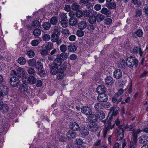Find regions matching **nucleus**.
Here are the masks:
<instances>
[{
  "label": "nucleus",
  "instance_id": "nucleus-1",
  "mask_svg": "<svg viewBox=\"0 0 148 148\" xmlns=\"http://www.w3.org/2000/svg\"><path fill=\"white\" fill-rule=\"evenodd\" d=\"M10 75H15L18 77H22L23 79L26 78V76L25 75L24 69L20 67H18L16 71L14 70L11 71Z\"/></svg>",
  "mask_w": 148,
  "mask_h": 148
},
{
  "label": "nucleus",
  "instance_id": "nucleus-2",
  "mask_svg": "<svg viewBox=\"0 0 148 148\" xmlns=\"http://www.w3.org/2000/svg\"><path fill=\"white\" fill-rule=\"evenodd\" d=\"M126 63L127 66L132 67L134 66H137L138 64V61L133 57L130 56L127 58Z\"/></svg>",
  "mask_w": 148,
  "mask_h": 148
},
{
  "label": "nucleus",
  "instance_id": "nucleus-3",
  "mask_svg": "<svg viewBox=\"0 0 148 148\" xmlns=\"http://www.w3.org/2000/svg\"><path fill=\"white\" fill-rule=\"evenodd\" d=\"M10 85L13 87H17L20 84V82L19 78L16 76H12L9 79Z\"/></svg>",
  "mask_w": 148,
  "mask_h": 148
},
{
  "label": "nucleus",
  "instance_id": "nucleus-4",
  "mask_svg": "<svg viewBox=\"0 0 148 148\" xmlns=\"http://www.w3.org/2000/svg\"><path fill=\"white\" fill-rule=\"evenodd\" d=\"M142 131V130H140L139 129H138L136 130L133 131L132 135V138L134 142H130V148H134V145H135V143L137 141V135Z\"/></svg>",
  "mask_w": 148,
  "mask_h": 148
},
{
  "label": "nucleus",
  "instance_id": "nucleus-5",
  "mask_svg": "<svg viewBox=\"0 0 148 148\" xmlns=\"http://www.w3.org/2000/svg\"><path fill=\"white\" fill-rule=\"evenodd\" d=\"M67 66L66 64H63L61 66L60 70L57 75V78L58 79H62L64 77V71L66 69Z\"/></svg>",
  "mask_w": 148,
  "mask_h": 148
},
{
  "label": "nucleus",
  "instance_id": "nucleus-6",
  "mask_svg": "<svg viewBox=\"0 0 148 148\" xmlns=\"http://www.w3.org/2000/svg\"><path fill=\"white\" fill-rule=\"evenodd\" d=\"M124 130L123 128H122V126H119V130L116 129L115 131V133L118 134L116 137L117 140H120L122 139L124 136Z\"/></svg>",
  "mask_w": 148,
  "mask_h": 148
},
{
  "label": "nucleus",
  "instance_id": "nucleus-7",
  "mask_svg": "<svg viewBox=\"0 0 148 148\" xmlns=\"http://www.w3.org/2000/svg\"><path fill=\"white\" fill-rule=\"evenodd\" d=\"M81 110L82 113L87 115H90L92 114V113L90 108L86 106L82 107Z\"/></svg>",
  "mask_w": 148,
  "mask_h": 148
},
{
  "label": "nucleus",
  "instance_id": "nucleus-8",
  "mask_svg": "<svg viewBox=\"0 0 148 148\" xmlns=\"http://www.w3.org/2000/svg\"><path fill=\"white\" fill-rule=\"evenodd\" d=\"M79 130L81 135L83 136H87L89 133L88 128L85 126L81 127Z\"/></svg>",
  "mask_w": 148,
  "mask_h": 148
},
{
  "label": "nucleus",
  "instance_id": "nucleus-9",
  "mask_svg": "<svg viewBox=\"0 0 148 148\" xmlns=\"http://www.w3.org/2000/svg\"><path fill=\"white\" fill-rule=\"evenodd\" d=\"M97 99L99 102H106L108 100V96L105 94L101 93L98 95L97 97Z\"/></svg>",
  "mask_w": 148,
  "mask_h": 148
},
{
  "label": "nucleus",
  "instance_id": "nucleus-10",
  "mask_svg": "<svg viewBox=\"0 0 148 148\" xmlns=\"http://www.w3.org/2000/svg\"><path fill=\"white\" fill-rule=\"evenodd\" d=\"M122 75V72L119 69H117L115 70L113 72V76L116 79H119L121 78Z\"/></svg>",
  "mask_w": 148,
  "mask_h": 148
},
{
  "label": "nucleus",
  "instance_id": "nucleus-11",
  "mask_svg": "<svg viewBox=\"0 0 148 148\" xmlns=\"http://www.w3.org/2000/svg\"><path fill=\"white\" fill-rule=\"evenodd\" d=\"M71 129L74 131H78L80 129V127L79 125L75 122H71L70 125Z\"/></svg>",
  "mask_w": 148,
  "mask_h": 148
},
{
  "label": "nucleus",
  "instance_id": "nucleus-12",
  "mask_svg": "<svg viewBox=\"0 0 148 148\" xmlns=\"http://www.w3.org/2000/svg\"><path fill=\"white\" fill-rule=\"evenodd\" d=\"M50 72L52 75H56L57 74L59 71V69L58 66L55 65L51 64L50 66Z\"/></svg>",
  "mask_w": 148,
  "mask_h": 148
},
{
  "label": "nucleus",
  "instance_id": "nucleus-13",
  "mask_svg": "<svg viewBox=\"0 0 148 148\" xmlns=\"http://www.w3.org/2000/svg\"><path fill=\"white\" fill-rule=\"evenodd\" d=\"M0 92L5 95H7L8 92V89L7 86L4 85L0 86Z\"/></svg>",
  "mask_w": 148,
  "mask_h": 148
},
{
  "label": "nucleus",
  "instance_id": "nucleus-14",
  "mask_svg": "<svg viewBox=\"0 0 148 148\" xmlns=\"http://www.w3.org/2000/svg\"><path fill=\"white\" fill-rule=\"evenodd\" d=\"M66 136L69 139H73L76 137V133L73 131H69L67 133Z\"/></svg>",
  "mask_w": 148,
  "mask_h": 148
},
{
  "label": "nucleus",
  "instance_id": "nucleus-15",
  "mask_svg": "<svg viewBox=\"0 0 148 148\" xmlns=\"http://www.w3.org/2000/svg\"><path fill=\"white\" fill-rule=\"evenodd\" d=\"M119 108L118 107H116L112 108L110 110V114L111 116H115L117 114V111L119 110Z\"/></svg>",
  "mask_w": 148,
  "mask_h": 148
},
{
  "label": "nucleus",
  "instance_id": "nucleus-16",
  "mask_svg": "<svg viewBox=\"0 0 148 148\" xmlns=\"http://www.w3.org/2000/svg\"><path fill=\"white\" fill-rule=\"evenodd\" d=\"M106 90V89L105 86L103 85H100L98 86L97 88V91L98 93H103Z\"/></svg>",
  "mask_w": 148,
  "mask_h": 148
},
{
  "label": "nucleus",
  "instance_id": "nucleus-17",
  "mask_svg": "<svg viewBox=\"0 0 148 148\" xmlns=\"http://www.w3.org/2000/svg\"><path fill=\"white\" fill-rule=\"evenodd\" d=\"M105 82L106 85H111L113 84L114 81L112 77L108 76L105 79Z\"/></svg>",
  "mask_w": 148,
  "mask_h": 148
},
{
  "label": "nucleus",
  "instance_id": "nucleus-18",
  "mask_svg": "<svg viewBox=\"0 0 148 148\" xmlns=\"http://www.w3.org/2000/svg\"><path fill=\"white\" fill-rule=\"evenodd\" d=\"M139 141L141 143H147L148 142V137L145 135L141 136L139 138Z\"/></svg>",
  "mask_w": 148,
  "mask_h": 148
},
{
  "label": "nucleus",
  "instance_id": "nucleus-19",
  "mask_svg": "<svg viewBox=\"0 0 148 148\" xmlns=\"http://www.w3.org/2000/svg\"><path fill=\"white\" fill-rule=\"evenodd\" d=\"M90 130L91 131L95 132L97 131L99 128V127L98 125L96 124H92L90 126Z\"/></svg>",
  "mask_w": 148,
  "mask_h": 148
},
{
  "label": "nucleus",
  "instance_id": "nucleus-20",
  "mask_svg": "<svg viewBox=\"0 0 148 148\" xmlns=\"http://www.w3.org/2000/svg\"><path fill=\"white\" fill-rule=\"evenodd\" d=\"M3 109V111L4 112H7L8 110V106L5 104H3V102L0 101V110Z\"/></svg>",
  "mask_w": 148,
  "mask_h": 148
},
{
  "label": "nucleus",
  "instance_id": "nucleus-21",
  "mask_svg": "<svg viewBox=\"0 0 148 148\" xmlns=\"http://www.w3.org/2000/svg\"><path fill=\"white\" fill-rule=\"evenodd\" d=\"M87 26V23L86 21H82L78 24V28L80 29L83 30Z\"/></svg>",
  "mask_w": 148,
  "mask_h": 148
},
{
  "label": "nucleus",
  "instance_id": "nucleus-22",
  "mask_svg": "<svg viewBox=\"0 0 148 148\" xmlns=\"http://www.w3.org/2000/svg\"><path fill=\"white\" fill-rule=\"evenodd\" d=\"M19 90L22 92H26L28 90L27 86L25 84L21 85L19 87Z\"/></svg>",
  "mask_w": 148,
  "mask_h": 148
},
{
  "label": "nucleus",
  "instance_id": "nucleus-23",
  "mask_svg": "<svg viewBox=\"0 0 148 148\" xmlns=\"http://www.w3.org/2000/svg\"><path fill=\"white\" fill-rule=\"evenodd\" d=\"M49 53V51L42 45V46L40 52L41 54L44 56H45L47 55Z\"/></svg>",
  "mask_w": 148,
  "mask_h": 148
},
{
  "label": "nucleus",
  "instance_id": "nucleus-24",
  "mask_svg": "<svg viewBox=\"0 0 148 148\" xmlns=\"http://www.w3.org/2000/svg\"><path fill=\"white\" fill-rule=\"evenodd\" d=\"M133 52L134 54H136L139 52V54L141 56L143 54V52L141 49L138 47H134L133 49Z\"/></svg>",
  "mask_w": 148,
  "mask_h": 148
},
{
  "label": "nucleus",
  "instance_id": "nucleus-25",
  "mask_svg": "<svg viewBox=\"0 0 148 148\" xmlns=\"http://www.w3.org/2000/svg\"><path fill=\"white\" fill-rule=\"evenodd\" d=\"M77 23V18L75 17L70 18L69 20V25L72 26H74Z\"/></svg>",
  "mask_w": 148,
  "mask_h": 148
},
{
  "label": "nucleus",
  "instance_id": "nucleus-26",
  "mask_svg": "<svg viewBox=\"0 0 148 148\" xmlns=\"http://www.w3.org/2000/svg\"><path fill=\"white\" fill-rule=\"evenodd\" d=\"M62 63V60L59 58H57L54 60L53 63L52 64L58 67L61 65Z\"/></svg>",
  "mask_w": 148,
  "mask_h": 148
},
{
  "label": "nucleus",
  "instance_id": "nucleus-27",
  "mask_svg": "<svg viewBox=\"0 0 148 148\" xmlns=\"http://www.w3.org/2000/svg\"><path fill=\"white\" fill-rule=\"evenodd\" d=\"M68 49L69 51L71 52H74L77 49L76 46L73 44L70 45L68 47Z\"/></svg>",
  "mask_w": 148,
  "mask_h": 148
},
{
  "label": "nucleus",
  "instance_id": "nucleus-28",
  "mask_svg": "<svg viewBox=\"0 0 148 148\" xmlns=\"http://www.w3.org/2000/svg\"><path fill=\"white\" fill-rule=\"evenodd\" d=\"M143 34V33L142 30L140 29L133 34L132 36L134 37H135L136 36H137L139 37H140L142 36Z\"/></svg>",
  "mask_w": 148,
  "mask_h": 148
},
{
  "label": "nucleus",
  "instance_id": "nucleus-29",
  "mask_svg": "<svg viewBox=\"0 0 148 148\" xmlns=\"http://www.w3.org/2000/svg\"><path fill=\"white\" fill-rule=\"evenodd\" d=\"M101 13L103 14H104L108 16L111 14V12L110 10L106 8H103L101 10Z\"/></svg>",
  "mask_w": 148,
  "mask_h": 148
},
{
  "label": "nucleus",
  "instance_id": "nucleus-30",
  "mask_svg": "<svg viewBox=\"0 0 148 148\" xmlns=\"http://www.w3.org/2000/svg\"><path fill=\"white\" fill-rule=\"evenodd\" d=\"M126 64L125 60L123 59L120 60L118 62V66L119 68H122L125 67Z\"/></svg>",
  "mask_w": 148,
  "mask_h": 148
},
{
  "label": "nucleus",
  "instance_id": "nucleus-31",
  "mask_svg": "<svg viewBox=\"0 0 148 148\" xmlns=\"http://www.w3.org/2000/svg\"><path fill=\"white\" fill-rule=\"evenodd\" d=\"M36 60L34 58L29 60L27 61V63L29 66H34L36 64Z\"/></svg>",
  "mask_w": 148,
  "mask_h": 148
},
{
  "label": "nucleus",
  "instance_id": "nucleus-32",
  "mask_svg": "<svg viewBox=\"0 0 148 148\" xmlns=\"http://www.w3.org/2000/svg\"><path fill=\"white\" fill-rule=\"evenodd\" d=\"M68 57V55L67 53L64 52L61 53L60 55L59 58L61 60H64L67 59Z\"/></svg>",
  "mask_w": 148,
  "mask_h": 148
},
{
  "label": "nucleus",
  "instance_id": "nucleus-33",
  "mask_svg": "<svg viewBox=\"0 0 148 148\" xmlns=\"http://www.w3.org/2000/svg\"><path fill=\"white\" fill-rule=\"evenodd\" d=\"M43 46L45 47L48 51L51 50L53 47V45L51 43L48 42L46 44H44Z\"/></svg>",
  "mask_w": 148,
  "mask_h": 148
},
{
  "label": "nucleus",
  "instance_id": "nucleus-34",
  "mask_svg": "<svg viewBox=\"0 0 148 148\" xmlns=\"http://www.w3.org/2000/svg\"><path fill=\"white\" fill-rule=\"evenodd\" d=\"M103 107V104L99 103H96L94 106L95 110L97 111L99 110L100 109L102 108Z\"/></svg>",
  "mask_w": 148,
  "mask_h": 148
},
{
  "label": "nucleus",
  "instance_id": "nucleus-35",
  "mask_svg": "<svg viewBox=\"0 0 148 148\" xmlns=\"http://www.w3.org/2000/svg\"><path fill=\"white\" fill-rule=\"evenodd\" d=\"M41 41L40 39L34 40L32 41L31 44L32 46L36 47L38 45Z\"/></svg>",
  "mask_w": 148,
  "mask_h": 148
},
{
  "label": "nucleus",
  "instance_id": "nucleus-36",
  "mask_svg": "<svg viewBox=\"0 0 148 148\" xmlns=\"http://www.w3.org/2000/svg\"><path fill=\"white\" fill-rule=\"evenodd\" d=\"M18 62L21 65H23L25 64L26 60L24 57H21L18 58Z\"/></svg>",
  "mask_w": 148,
  "mask_h": 148
},
{
  "label": "nucleus",
  "instance_id": "nucleus-37",
  "mask_svg": "<svg viewBox=\"0 0 148 148\" xmlns=\"http://www.w3.org/2000/svg\"><path fill=\"white\" fill-rule=\"evenodd\" d=\"M58 34H53L51 36V40L53 42H56L57 41L58 39Z\"/></svg>",
  "mask_w": 148,
  "mask_h": 148
},
{
  "label": "nucleus",
  "instance_id": "nucleus-38",
  "mask_svg": "<svg viewBox=\"0 0 148 148\" xmlns=\"http://www.w3.org/2000/svg\"><path fill=\"white\" fill-rule=\"evenodd\" d=\"M35 66L36 69L39 70H42L43 68L42 64L39 62H38L36 63Z\"/></svg>",
  "mask_w": 148,
  "mask_h": 148
},
{
  "label": "nucleus",
  "instance_id": "nucleus-39",
  "mask_svg": "<svg viewBox=\"0 0 148 148\" xmlns=\"http://www.w3.org/2000/svg\"><path fill=\"white\" fill-rule=\"evenodd\" d=\"M89 23L91 24H93L95 23L96 21V16H90L88 19Z\"/></svg>",
  "mask_w": 148,
  "mask_h": 148
},
{
  "label": "nucleus",
  "instance_id": "nucleus-40",
  "mask_svg": "<svg viewBox=\"0 0 148 148\" xmlns=\"http://www.w3.org/2000/svg\"><path fill=\"white\" fill-rule=\"evenodd\" d=\"M96 20L98 22H101L102 21L104 18V16L100 14H97V16H96Z\"/></svg>",
  "mask_w": 148,
  "mask_h": 148
},
{
  "label": "nucleus",
  "instance_id": "nucleus-41",
  "mask_svg": "<svg viewBox=\"0 0 148 148\" xmlns=\"http://www.w3.org/2000/svg\"><path fill=\"white\" fill-rule=\"evenodd\" d=\"M27 80L29 83L32 84H34L36 82V79L32 76L29 77L27 78Z\"/></svg>",
  "mask_w": 148,
  "mask_h": 148
},
{
  "label": "nucleus",
  "instance_id": "nucleus-42",
  "mask_svg": "<svg viewBox=\"0 0 148 148\" xmlns=\"http://www.w3.org/2000/svg\"><path fill=\"white\" fill-rule=\"evenodd\" d=\"M50 21L51 24L55 25L58 22V18L56 17H53L51 19Z\"/></svg>",
  "mask_w": 148,
  "mask_h": 148
},
{
  "label": "nucleus",
  "instance_id": "nucleus-43",
  "mask_svg": "<svg viewBox=\"0 0 148 148\" xmlns=\"http://www.w3.org/2000/svg\"><path fill=\"white\" fill-rule=\"evenodd\" d=\"M90 121L92 122H95L97 120V118L95 114H90L89 115Z\"/></svg>",
  "mask_w": 148,
  "mask_h": 148
},
{
  "label": "nucleus",
  "instance_id": "nucleus-44",
  "mask_svg": "<svg viewBox=\"0 0 148 148\" xmlns=\"http://www.w3.org/2000/svg\"><path fill=\"white\" fill-rule=\"evenodd\" d=\"M134 124L128 125H127L125 127H124L123 129H127V130L129 131H132L134 129Z\"/></svg>",
  "mask_w": 148,
  "mask_h": 148
},
{
  "label": "nucleus",
  "instance_id": "nucleus-45",
  "mask_svg": "<svg viewBox=\"0 0 148 148\" xmlns=\"http://www.w3.org/2000/svg\"><path fill=\"white\" fill-rule=\"evenodd\" d=\"M41 34V31L39 29H36L33 31V34L35 36H39Z\"/></svg>",
  "mask_w": 148,
  "mask_h": 148
},
{
  "label": "nucleus",
  "instance_id": "nucleus-46",
  "mask_svg": "<svg viewBox=\"0 0 148 148\" xmlns=\"http://www.w3.org/2000/svg\"><path fill=\"white\" fill-rule=\"evenodd\" d=\"M32 26L33 27H34L35 28H38L39 27L40 25V24L39 21L38 20H36L34 21L33 22Z\"/></svg>",
  "mask_w": 148,
  "mask_h": 148
},
{
  "label": "nucleus",
  "instance_id": "nucleus-47",
  "mask_svg": "<svg viewBox=\"0 0 148 148\" xmlns=\"http://www.w3.org/2000/svg\"><path fill=\"white\" fill-rule=\"evenodd\" d=\"M84 141L81 138H77L75 140V144L78 145H82Z\"/></svg>",
  "mask_w": 148,
  "mask_h": 148
},
{
  "label": "nucleus",
  "instance_id": "nucleus-48",
  "mask_svg": "<svg viewBox=\"0 0 148 148\" xmlns=\"http://www.w3.org/2000/svg\"><path fill=\"white\" fill-rule=\"evenodd\" d=\"M42 26L45 29L48 30L51 27V25L48 22H45L42 25Z\"/></svg>",
  "mask_w": 148,
  "mask_h": 148
},
{
  "label": "nucleus",
  "instance_id": "nucleus-49",
  "mask_svg": "<svg viewBox=\"0 0 148 148\" xmlns=\"http://www.w3.org/2000/svg\"><path fill=\"white\" fill-rule=\"evenodd\" d=\"M27 55L29 58H31L33 57L35 55V53L34 51L32 50H29L27 52Z\"/></svg>",
  "mask_w": 148,
  "mask_h": 148
},
{
  "label": "nucleus",
  "instance_id": "nucleus-50",
  "mask_svg": "<svg viewBox=\"0 0 148 148\" xmlns=\"http://www.w3.org/2000/svg\"><path fill=\"white\" fill-rule=\"evenodd\" d=\"M80 7L79 5L76 3H73L71 5V8L74 10H77Z\"/></svg>",
  "mask_w": 148,
  "mask_h": 148
},
{
  "label": "nucleus",
  "instance_id": "nucleus-51",
  "mask_svg": "<svg viewBox=\"0 0 148 148\" xmlns=\"http://www.w3.org/2000/svg\"><path fill=\"white\" fill-rule=\"evenodd\" d=\"M42 38L44 40L47 41L49 40L50 38V36L49 34H45L43 36Z\"/></svg>",
  "mask_w": 148,
  "mask_h": 148
},
{
  "label": "nucleus",
  "instance_id": "nucleus-52",
  "mask_svg": "<svg viewBox=\"0 0 148 148\" xmlns=\"http://www.w3.org/2000/svg\"><path fill=\"white\" fill-rule=\"evenodd\" d=\"M27 71L28 73L29 74L34 75L36 74L35 71L34 69L31 67L29 68L27 70Z\"/></svg>",
  "mask_w": 148,
  "mask_h": 148
},
{
  "label": "nucleus",
  "instance_id": "nucleus-53",
  "mask_svg": "<svg viewBox=\"0 0 148 148\" xmlns=\"http://www.w3.org/2000/svg\"><path fill=\"white\" fill-rule=\"evenodd\" d=\"M76 34L77 36L79 37H82L84 35V32L82 30H78L76 32Z\"/></svg>",
  "mask_w": 148,
  "mask_h": 148
},
{
  "label": "nucleus",
  "instance_id": "nucleus-54",
  "mask_svg": "<svg viewBox=\"0 0 148 148\" xmlns=\"http://www.w3.org/2000/svg\"><path fill=\"white\" fill-rule=\"evenodd\" d=\"M60 50L63 53L66 51L67 50V47L64 45H61L60 47Z\"/></svg>",
  "mask_w": 148,
  "mask_h": 148
},
{
  "label": "nucleus",
  "instance_id": "nucleus-55",
  "mask_svg": "<svg viewBox=\"0 0 148 148\" xmlns=\"http://www.w3.org/2000/svg\"><path fill=\"white\" fill-rule=\"evenodd\" d=\"M98 115H99V118L100 119H103L105 116V114L103 112H99Z\"/></svg>",
  "mask_w": 148,
  "mask_h": 148
},
{
  "label": "nucleus",
  "instance_id": "nucleus-56",
  "mask_svg": "<svg viewBox=\"0 0 148 148\" xmlns=\"http://www.w3.org/2000/svg\"><path fill=\"white\" fill-rule=\"evenodd\" d=\"M61 21H67V16L65 13H62L61 14Z\"/></svg>",
  "mask_w": 148,
  "mask_h": 148
},
{
  "label": "nucleus",
  "instance_id": "nucleus-57",
  "mask_svg": "<svg viewBox=\"0 0 148 148\" xmlns=\"http://www.w3.org/2000/svg\"><path fill=\"white\" fill-rule=\"evenodd\" d=\"M83 14L82 11L79 10L76 12L75 14L77 17L79 18L82 16Z\"/></svg>",
  "mask_w": 148,
  "mask_h": 148
},
{
  "label": "nucleus",
  "instance_id": "nucleus-58",
  "mask_svg": "<svg viewBox=\"0 0 148 148\" xmlns=\"http://www.w3.org/2000/svg\"><path fill=\"white\" fill-rule=\"evenodd\" d=\"M109 131V130L108 128L107 127H104L102 131V132L103 133V136L104 138H105L108 132Z\"/></svg>",
  "mask_w": 148,
  "mask_h": 148
},
{
  "label": "nucleus",
  "instance_id": "nucleus-59",
  "mask_svg": "<svg viewBox=\"0 0 148 148\" xmlns=\"http://www.w3.org/2000/svg\"><path fill=\"white\" fill-rule=\"evenodd\" d=\"M61 24L62 26L63 27H66L68 26L67 21H61Z\"/></svg>",
  "mask_w": 148,
  "mask_h": 148
},
{
  "label": "nucleus",
  "instance_id": "nucleus-60",
  "mask_svg": "<svg viewBox=\"0 0 148 148\" xmlns=\"http://www.w3.org/2000/svg\"><path fill=\"white\" fill-rule=\"evenodd\" d=\"M62 33L64 35L67 36L70 34V32L68 29H65L62 30Z\"/></svg>",
  "mask_w": 148,
  "mask_h": 148
},
{
  "label": "nucleus",
  "instance_id": "nucleus-61",
  "mask_svg": "<svg viewBox=\"0 0 148 148\" xmlns=\"http://www.w3.org/2000/svg\"><path fill=\"white\" fill-rule=\"evenodd\" d=\"M101 5L100 4H97L95 5L94 7V9L97 11L99 10L101 8Z\"/></svg>",
  "mask_w": 148,
  "mask_h": 148
},
{
  "label": "nucleus",
  "instance_id": "nucleus-62",
  "mask_svg": "<svg viewBox=\"0 0 148 148\" xmlns=\"http://www.w3.org/2000/svg\"><path fill=\"white\" fill-rule=\"evenodd\" d=\"M84 16H89L90 14V11L88 10H86L84 12Z\"/></svg>",
  "mask_w": 148,
  "mask_h": 148
},
{
  "label": "nucleus",
  "instance_id": "nucleus-63",
  "mask_svg": "<svg viewBox=\"0 0 148 148\" xmlns=\"http://www.w3.org/2000/svg\"><path fill=\"white\" fill-rule=\"evenodd\" d=\"M59 140L60 141L64 142L66 140V138L64 135H62L60 136Z\"/></svg>",
  "mask_w": 148,
  "mask_h": 148
},
{
  "label": "nucleus",
  "instance_id": "nucleus-64",
  "mask_svg": "<svg viewBox=\"0 0 148 148\" xmlns=\"http://www.w3.org/2000/svg\"><path fill=\"white\" fill-rule=\"evenodd\" d=\"M112 23V19L110 18H107L105 20V23L106 25H111Z\"/></svg>",
  "mask_w": 148,
  "mask_h": 148
}]
</instances>
